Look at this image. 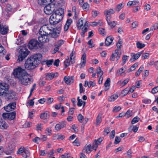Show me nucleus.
<instances>
[{
  "instance_id": "obj_52",
  "label": "nucleus",
  "mask_w": 158,
  "mask_h": 158,
  "mask_svg": "<svg viewBox=\"0 0 158 158\" xmlns=\"http://www.w3.org/2000/svg\"><path fill=\"white\" fill-rule=\"evenodd\" d=\"M77 105L78 106H81L83 105V106L84 107L85 105V102L81 100L80 101L78 102Z\"/></svg>"
},
{
  "instance_id": "obj_21",
  "label": "nucleus",
  "mask_w": 158,
  "mask_h": 158,
  "mask_svg": "<svg viewBox=\"0 0 158 158\" xmlns=\"http://www.w3.org/2000/svg\"><path fill=\"white\" fill-rule=\"evenodd\" d=\"M8 31V27L6 25H1L0 32L1 34L5 35L6 34Z\"/></svg>"
},
{
  "instance_id": "obj_32",
  "label": "nucleus",
  "mask_w": 158,
  "mask_h": 158,
  "mask_svg": "<svg viewBox=\"0 0 158 158\" xmlns=\"http://www.w3.org/2000/svg\"><path fill=\"white\" fill-rule=\"evenodd\" d=\"M118 97V95L116 94H114L110 96L108 98L109 102H112L115 101Z\"/></svg>"
},
{
  "instance_id": "obj_48",
  "label": "nucleus",
  "mask_w": 158,
  "mask_h": 158,
  "mask_svg": "<svg viewBox=\"0 0 158 158\" xmlns=\"http://www.w3.org/2000/svg\"><path fill=\"white\" fill-rule=\"evenodd\" d=\"M54 99L52 98H49L47 99L46 102L47 105H49L53 102Z\"/></svg>"
},
{
  "instance_id": "obj_23",
  "label": "nucleus",
  "mask_w": 158,
  "mask_h": 158,
  "mask_svg": "<svg viewBox=\"0 0 158 158\" xmlns=\"http://www.w3.org/2000/svg\"><path fill=\"white\" fill-rule=\"evenodd\" d=\"M8 127V124L5 121L2 120L1 118L0 117V128L4 129H7Z\"/></svg>"
},
{
  "instance_id": "obj_7",
  "label": "nucleus",
  "mask_w": 158,
  "mask_h": 158,
  "mask_svg": "<svg viewBox=\"0 0 158 158\" xmlns=\"http://www.w3.org/2000/svg\"><path fill=\"white\" fill-rule=\"evenodd\" d=\"M88 25V23L87 21L83 18H80L77 23V26L79 30H80L82 28L84 27H87Z\"/></svg>"
},
{
  "instance_id": "obj_54",
  "label": "nucleus",
  "mask_w": 158,
  "mask_h": 158,
  "mask_svg": "<svg viewBox=\"0 0 158 158\" xmlns=\"http://www.w3.org/2000/svg\"><path fill=\"white\" fill-rule=\"evenodd\" d=\"M121 109V108L119 106H115L113 110V111L114 112H116L120 110Z\"/></svg>"
},
{
  "instance_id": "obj_62",
  "label": "nucleus",
  "mask_w": 158,
  "mask_h": 158,
  "mask_svg": "<svg viewBox=\"0 0 158 158\" xmlns=\"http://www.w3.org/2000/svg\"><path fill=\"white\" fill-rule=\"evenodd\" d=\"M12 7L11 5L9 4H7L6 5V10L7 11H10L11 10Z\"/></svg>"
},
{
  "instance_id": "obj_33",
  "label": "nucleus",
  "mask_w": 158,
  "mask_h": 158,
  "mask_svg": "<svg viewBox=\"0 0 158 158\" xmlns=\"http://www.w3.org/2000/svg\"><path fill=\"white\" fill-rule=\"evenodd\" d=\"M102 113L101 112L97 116L96 119V125H98L102 122Z\"/></svg>"
},
{
  "instance_id": "obj_31",
  "label": "nucleus",
  "mask_w": 158,
  "mask_h": 158,
  "mask_svg": "<svg viewBox=\"0 0 158 158\" xmlns=\"http://www.w3.org/2000/svg\"><path fill=\"white\" fill-rule=\"evenodd\" d=\"M75 53L73 51L71 53L70 55V61L71 64H73L75 62Z\"/></svg>"
},
{
  "instance_id": "obj_19",
  "label": "nucleus",
  "mask_w": 158,
  "mask_h": 158,
  "mask_svg": "<svg viewBox=\"0 0 158 158\" xmlns=\"http://www.w3.org/2000/svg\"><path fill=\"white\" fill-rule=\"evenodd\" d=\"M8 92H6L4 96H6L8 99H13L15 95V93L12 91H10Z\"/></svg>"
},
{
  "instance_id": "obj_41",
  "label": "nucleus",
  "mask_w": 158,
  "mask_h": 158,
  "mask_svg": "<svg viewBox=\"0 0 158 158\" xmlns=\"http://www.w3.org/2000/svg\"><path fill=\"white\" fill-rule=\"evenodd\" d=\"M96 72L98 77L102 76L103 74V72L101 70V68L100 67H98L97 68Z\"/></svg>"
},
{
  "instance_id": "obj_46",
  "label": "nucleus",
  "mask_w": 158,
  "mask_h": 158,
  "mask_svg": "<svg viewBox=\"0 0 158 158\" xmlns=\"http://www.w3.org/2000/svg\"><path fill=\"white\" fill-rule=\"evenodd\" d=\"M64 64L66 68L69 65L70 60L69 57H68V58L66 59L64 61Z\"/></svg>"
},
{
  "instance_id": "obj_27",
  "label": "nucleus",
  "mask_w": 158,
  "mask_h": 158,
  "mask_svg": "<svg viewBox=\"0 0 158 158\" xmlns=\"http://www.w3.org/2000/svg\"><path fill=\"white\" fill-rule=\"evenodd\" d=\"M96 85L95 83L94 82L90 81L88 82L87 81H85L84 86L85 87L88 86L89 88L91 86L94 87Z\"/></svg>"
},
{
  "instance_id": "obj_60",
  "label": "nucleus",
  "mask_w": 158,
  "mask_h": 158,
  "mask_svg": "<svg viewBox=\"0 0 158 158\" xmlns=\"http://www.w3.org/2000/svg\"><path fill=\"white\" fill-rule=\"evenodd\" d=\"M78 120L80 123L82 122L83 119H84V117L81 114H79L77 116Z\"/></svg>"
},
{
  "instance_id": "obj_9",
  "label": "nucleus",
  "mask_w": 158,
  "mask_h": 158,
  "mask_svg": "<svg viewBox=\"0 0 158 158\" xmlns=\"http://www.w3.org/2000/svg\"><path fill=\"white\" fill-rule=\"evenodd\" d=\"M58 16L57 17L55 15L52 14L49 18V21L50 24L54 25L60 22L62 20L60 19L61 17L60 18Z\"/></svg>"
},
{
  "instance_id": "obj_15",
  "label": "nucleus",
  "mask_w": 158,
  "mask_h": 158,
  "mask_svg": "<svg viewBox=\"0 0 158 158\" xmlns=\"http://www.w3.org/2000/svg\"><path fill=\"white\" fill-rule=\"evenodd\" d=\"M54 10V9L53 8H52L50 5H48L44 8V12L47 15L51 14Z\"/></svg>"
},
{
  "instance_id": "obj_53",
  "label": "nucleus",
  "mask_w": 158,
  "mask_h": 158,
  "mask_svg": "<svg viewBox=\"0 0 158 158\" xmlns=\"http://www.w3.org/2000/svg\"><path fill=\"white\" fill-rule=\"evenodd\" d=\"M129 89L127 88H126L125 89L122 91L121 94L123 96H125L128 93V90Z\"/></svg>"
},
{
  "instance_id": "obj_51",
  "label": "nucleus",
  "mask_w": 158,
  "mask_h": 158,
  "mask_svg": "<svg viewBox=\"0 0 158 158\" xmlns=\"http://www.w3.org/2000/svg\"><path fill=\"white\" fill-rule=\"evenodd\" d=\"M87 27H84V28H82V32L81 33V35L82 37H84L85 33L87 31Z\"/></svg>"
},
{
  "instance_id": "obj_10",
  "label": "nucleus",
  "mask_w": 158,
  "mask_h": 158,
  "mask_svg": "<svg viewBox=\"0 0 158 158\" xmlns=\"http://www.w3.org/2000/svg\"><path fill=\"white\" fill-rule=\"evenodd\" d=\"M15 103H11L7 106L4 107V110L7 112H9L13 110L15 107Z\"/></svg>"
},
{
  "instance_id": "obj_28",
  "label": "nucleus",
  "mask_w": 158,
  "mask_h": 158,
  "mask_svg": "<svg viewBox=\"0 0 158 158\" xmlns=\"http://www.w3.org/2000/svg\"><path fill=\"white\" fill-rule=\"evenodd\" d=\"M110 19V18L109 17L107 19H106V21L108 24L111 27L113 28L115 26L116 23L114 21H111Z\"/></svg>"
},
{
  "instance_id": "obj_47",
  "label": "nucleus",
  "mask_w": 158,
  "mask_h": 158,
  "mask_svg": "<svg viewBox=\"0 0 158 158\" xmlns=\"http://www.w3.org/2000/svg\"><path fill=\"white\" fill-rule=\"evenodd\" d=\"M136 46L137 48H142L144 47L145 44L138 42L136 43Z\"/></svg>"
},
{
  "instance_id": "obj_56",
  "label": "nucleus",
  "mask_w": 158,
  "mask_h": 158,
  "mask_svg": "<svg viewBox=\"0 0 158 158\" xmlns=\"http://www.w3.org/2000/svg\"><path fill=\"white\" fill-rule=\"evenodd\" d=\"M53 62V60L51 59L46 61V64L48 67L52 65Z\"/></svg>"
},
{
  "instance_id": "obj_17",
  "label": "nucleus",
  "mask_w": 158,
  "mask_h": 158,
  "mask_svg": "<svg viewBox=\"0 0 158 158\" xmlns=\"http://www.w3.org/2000/svg\"><path fill=\"white\" fill-rule=\"evenodd\" d=\"M66 123L64 122H62L57 124L55 127V130L57 131H60L62 128L66 127Z\"/></svg>"
},
{
  "instance_id": "obj_45",
  "label": "nucleus",
  "mask_w": 158,
  "mask_h": 158,
  "mask_svg": "<svg viewBox=\"0 0 158 158\" xmlns=\"http://www.w3.org/2000/svg\"><path fill=\"white\" fill-rule=\"evenodd\" d=\"M140 118L139 117L137 116H136L134 117L132 120L131 121V123L132 124H134L137 122H138Z\"/></svg>"
},
{
  "instance_id": "obj_13",
  "label": "nucleus",
  "mask_w": 158,
  "mask_h": 158,
  "mask_svg": "<svg viewBox=\"0 0 158 158\" xmlns=\"http://www.w3.org/2000/svg\"><path fill=\"white\" fill-rule=\"evenodd\" d=\"M39 42L37 40H32L30 41L29 43V48L31 49L36 47L39 45Z\"/></svg>"
},
{
  "instance_id": "obj_25",
  "label": "nucleus",
  "mask_w": 158,
  "mask_h": 158,
  "mask_svg": "<svg viewBox=\"0 0 158 158\" xmlns=\"http://www.w3.org/2000/svg\"><path fill=\"white\" fill-rule=\"evenodd\" d=\"M129 80V78H127L123 81H118L117 84L119 86L123 87L125 86L128 82Z\"/></svg>"
},
{
  "instance_id": "obj_16",
  "label": "nucleus",
  "mask_w": 158,
  "mask_h": 158,
  "mask_svg": "<svg viewBox=\"0 0 158 158\" xmlns=\"http://www.w3.org/2000/svg\"><path fill=\"white\" fill-rule=\"evenodd\" d=\"M142 54L141 52H138L137 53H132L131 54V58L130 59L131 61L133 62L137 60Z\"/></svg>"
},
{
  "instance_id": "obj_22",
  "label": "nucleus",
  "mask_w": 158,
  "mask_h": 158,
  "mask_svg": "<svg viewBox=\"0 0 158 158\" xmlns=\"http://www.w3.org/2000/svg\"><path fill=\"white\" fill-rule=\"evenodd\" d=\"M53 14H55L56 15V16L58 17V16H59V18H60L61 17L60 19L61 20L62 19L63 17V13L62 10L61 9H58L56 10L55 11V13H53Z\"/></svg>"
},
{
  "instance_id": "obj_44",
  "label": "nucleus",
  "mask_w": 158,
  "mask_h": 158,
  "mask_svg": "<svg viewBox=\"0 0 158 158\" xmlns=\"http://www.w3.org/2000/svg\"><path fill=\"white\" fill-rule=\"evenodd\" d=\"M64 43V40H60L56 42V45L57 47H59L61 46Z\"/></svg>"
},
{
  "instance_id": "obj_43",
  "label": "nucleus",
  "mask_w": 158,
  "mask_h": 158,
  "mask_svg": "<svg viewBox=\"0 0 158 158\" xmlns=\"http://www.w3.org/2000/svg\"><path fill=\"white\" fill-rule=\"evenodd\" d=\"M144 67L143 66H141L138 70L135 73V75L136 77L138 76L140 74L142 71Z\"/></svg>"
},
{
  "instance_id": "obj_37",
  "label": "nucleus",
  "mask_w": 158,
  "mask_h": 158,
  "mask_svg": "<svg viewBox=\"0 0 158 158\" xmlns=\"http://www.w3.org/2000/svg\"><path fill=\"white\" fill-rule=\"evenodd\" d=\"M16 116V113L15 112L9 113V116L8 119L10 120H12L14 119Z\"/></svg>"
},
{
  "instance_id": "obj_24",
  "label": "nucleus",
  "mask_w": 158,
  "mask_h": 158,
  "mask_svg": "<svg viewBox=\"0 0 158 158\" xmlns=\"http://www.w3.org/2000/svg\"><path fill=\"white\" fill-rule=\"evenodd\" d=\"M113 40V37L110 36L107 37L105 40V45L106 46H109L111 44Z\"/></svg>"
},
{
  "instance_id": "obj_20",
  "label": "nucleus",
  "mask_w": 158,
  "mask_h": 158,
  "mask_svg": "<svg viewBox=\"0 0 158 158\" xmlns=\"http://www.w3.org/2000/svg\"><path fill=\"white\" fill-rule=\"evenodd\" d=\"M54 0H38V3L40 5H49Z\"/></svg>"
},
{
  "instance_id": "obj_58",
  "label": "nucleus",
  "mask_w": 158,
  "mask_h": 158,
  "mask_svg": "<svg viewBox=\"0 0 158 158\" xmlns=\"http://www.w3.org/2000/svg\"><path fill=\"white\" fill-rule=\"evenodd\" d=\"M86 55L85 53H84L82 55L81 58V61H83L86 62Z\"/></svg>"
},
{
  "instance_id": "obj_1",
  "label": "nucleus",
  "mask_w": 158,
  "mask_h": 158,
  "mask_svg": "<svg viewBox=\"0 0 158 158\" xmlns=\"http://www.w3.org/2000/svg\"><path fill=\"white\" fill-rule=\"evenodd\" d=\"M13 73L15 77L19 80L21 84L27 85L31 83V77L24 69L18 67L14 69Z\"/></svg>"
},
{
  "instance_id": "obj_6",
  "label": "nucleus",
  "mask_w": 158,
  "mask_h": 158,
  "mask_svg": "<svg viewBox=\"0 0 158 158\" xmlns=\"http://www.w3.org/2000/svg\"><path fill=\"white\" fill-rule=\"evenodd\" d=\"M17 154L21 155L23 157L26 158L30 156V152L29 151L25 149L24 147H21L17 151Z\"/></svg>"
},
{
  "instance_id": "obj_5",
  "label": "nucleus",
  "mask_w": 158,
  "mask_h": 158,
  "mask_svg": "<svg viewBox=\"0 0 158 158\" xmlns=\"http://www.w3.org/2000/svg\"><path fill=\"white\" fill-rule=\"evenodd\" d=\"M29 52L27 48L24 47L20 49L19 52V55L18 56V60L19 61L23 60L28 55Z\"/></svg>"
},
{
  "instance_id": "obj_29",
  "label": "nucleus",
  "mask_w": 158,
  "mask_h": 158,
  "mask_svg": "<svg viewBox=\"0 0 158 158\" xmlns=\"http://www.w3.org/2000/svg\"><path fill=\"white\" fill-rule=\"evenodd\" d=\"M110 79L108 78L106 80L104 84V86L105 87V90L106 91L109 89L110 86Z\"/></svg>"
},
{
  "instance_id": "obj_35",
  "label": "nucleus",
  "mask_w": 158,
  "mask_h": 158,
  "mask_svg": "<svg viewBox=\"0 0 158 158\" xmlns=\"http://www.w3.org/2000/svg\"><path fill=\"white\" fill-rule=\"evenodd\" d=\"M138 65V63H135L134 64H133L130 68L127 70V72L128 73H129L132 71L134 70L135 68L137 67Z\"/></svg>"
},
{
  "instance_id": "obj_2",
  "label": "nucleus",
  "mask_w": 158,
  "mask_h": 158,
  "mask_svg": "<svg viewBox=\"0 0 158 158\" xmlns=\"http://www.w3.org/2000/svg\"><path fill=\"white\" fill-rule=\"evenodd\" d=\"M42 59V55L36 54L28 58L25 62V68L29 70L34 69L37 67Z\"/></svg>"
},
{
  "instance_id": "obj_34",
  "label": "nucleus",
  "mask_w": 158,
  "mask_h": 158,
  "mask_svg": "<svg viewBox=\"0 0 158 158\" xmlns=\"http://www.w3.org/2000/svg\"><path fill=\"white\" fill-rule=\"evenodd\" d=\"M126 67H124L118 70L116 73V75H121L122 73H124L126 70Z\"/></svg>"
},
{
  "instance_id": "obj_3",
  "label": "nucleus",
  "mask_w": 158,
  "mask_h": 158,
  "mask_svg": "<svg viewBox=\"0 0 158 158\" xmlns=\"http://www.w3.org/2000/svg\"><path fill=\"white\" fill-rule=\"evenodd\" d=\"M103 139V138L100 137L97 140H95L93 143L92 146L90 144H86L83 149V152L89 153L94 148L96 151L98 145L101 144Z\"/></svg>"
},
{
  "instance_id": "obj_39",
  "label": "nucleus",
  "mask_w": 158,
  "mask_h": 158,
  "mask_svg": "<svg viewBox=\"0 0 158 158\" xmlns=\"http://www.w3.org/2000/svg\"><path fill=\"white\" fill-rule=\"evenodd\" d=\"M124 5L125 4L123 3H121L118 4L116 7V10L118 12H119L123 7Z\"/></svg>"
},
{
  "instance_id": "obj_26",
  "label": "nucleus",
  "mask_w": 158,
  "mask_h": 158,
  "mask_svg": "<svg viewBox=\"0 0 158 158\" xmlns=\"http://www.w3.org/2000/svg\"><path fill=\"white\" fill-rule=\"evenodd\" d=\"M49 117V113L48 111L41 113L40 115V118L41 119H47Z\"/></svg>"
},
{
  "instance_id": "obj_18",
  "label": "nucleus",
  "mask_w": 158,
  "mask_h": 158,
  "mask_svg": "<svg viewBox=\"0 0 158 158\" xmlns=\"http://www.w3.org/2000/svg\"><path fill=\"white\" fill-rule=\"evenodd\" d=\"M64 81L66 84L69 85L71 83L73 82L74 81V77H69L65 76L64 78Z\"/></svg>"
},
{
  "instance_id": "obj_57",
  "label": "nucleus",
  "mask_w": 158,
  "mask_h": 158,
  "mask_svg": "<svg viewBox=\"0 0 158 158\" xmlns=\"http://www.w3.org/2000/svg\"><path fill=\"white\" fill-rule=\"evenodd\" d=\"M56 137L57 139L60 140H62L65 138V136L62 135H57Z\"/></svg>"
},
{
  "instance_id": "obj_50",
  "label": "nucleus",
  "mask_w": 158,
  "mask_h": 158,
  "mask_svg": "<svg viewBox=\"0 0 158 158\" xmlns=\"http://www.w3.org/2000/svg\"><path fill=\"white\" fill-rule=\"evenodd\" d=\"M127 56L126 55H124L123 56L122 58V65H123L125 64L126 61L127 59Z\"/></svg>"
},
{
  "instance_id": "obj_30",
  "label": "nucleus",
  "mask_w": 158,
  "mask_h": 158,
  "mask_svg": "<svg viewBox=\"0 0 158 158\" xmlns=\"http://www.w3.org/2000/svg\"><path fill=\"white\" fill-rule=\"evenodd\" d=\"M55 75V74L52 73H48L46 74V79L48 80H52L56 76Z\"/></svg>"
},
{
  "instance_id": "obj_14",
  "label": "nucleus",
  "mask_w": 158,
  "mask_h": 158,
  "mask_svg": "<svg viewBox=\"0 0 158 158\" xmlns=\"http://www.w3.org/2000/svg\"><path fill=\"white\" fill-rule=\"evenodd\" d=\"M120 56L121 54L119 53L118 51L115 50L114 53L112 54L110 59L112 61H114L116 58V60H117L120 58Z\"/></svg>"
},
{
  "instance_id": "obj_12",
  "label": "nucleus",
  "mask_w": 158,
  "mask_h": 158,
  "mask_svg": "<svg viewBox=\"0 0 158 158\" xmlns=\"http://www.w3.org/2000/svg\"><path fill=\"white\" fill-rule=\"evenodd\" d=\"M115 10L113 9H110L108 10H106L104 11V14L105 15L106 19H107L108 17H109L111 19L110 15L114 13Z\"/></svg>"
},
{
  "instance_id": "obj_63",
  "label": "nucleus",
  "mask_w": 158,
  "mask_h": 158,
  "mask_svg": "<svg viewBox=\"0 0 158 158\" xmlns=\"http://www.w3.org/2000/svg\"><path fill=\"white\" fill-rule=\"evenodd\" d=\"M72 20L71 19H68L67 20L65 25L69 27L72 23Z\"/></svg>"
},
{
  "instance_id": "obj_40",
  "label": "nucleus",
  "mask_w": 158,
  "mask_h": 158,
  "mask_svg": "<svg viewBox=\"0 0 158 158\" xmlns=\"http://www.w3.org/2000/svg\"><path fill=\"white\" fill-rule=\"evenodd\" d=\"M45 133L48 135H51L52 134V130L51 128L48 127L45 130Z\"/></svg>"
},
{
  "instance_id": "obj_8",
  "label": "nucleus",
  "mask_w": 158,
  "mask_h": 158,
  "mask_svg": "<svg viewBox=\"0 0 158 158\" xmlns=\"http://www.w3.org/2000/svg\"><path fill=\"white\" fill-rule=\"evenodd\" d=\"M9 88L8 85L4 83H0V96L4 95Z\"/></svg>"
},
{
  "instance_id": "obj_4",
  "label": "nucleus",
  "mask_w": 158,
  "mask_h": 158,
  "mask_svg": "<svg viewBox=\"0 0 158 158\" xmlns=\"http://www.w3.org/2000/svg\"><path fill=\"white\" fill-rule=\"evenodd\" d=\"M54 28L52 27L50 24L45 25L40 28L39 31V34H46L49 35L52 34L54 33Z\"/></svg>"
},
{
  "instance_id": "obj_11",
  "label": "nucleus",
  "mask_w": 158,
  "mask_h": 158,
  "mask_svg": "<svg viewBox=\"0 0 158 158\" xmlns=\"http://www.w3.org/2000/svg\"><path fill=\"white\" fill-rule=\"evenodd\" d=\"M40 36L38 37V40L39 41L42 43H46L48 41V35L46 34L42 35L41 34H40Z\"/></svg>"
},
{
  "instance_id": "obj_59",
  "label": "nucleus",
  "mask_w": 158,
  "mask_h": 158,
  "mask_svg": "<svg viewBox=\"0 0 158 158\" xmlns=\"http://www.w3.org/2000/svg\"><path fill=\"white\" fill-rule=\"evenodd\" d=\"M158 92V86L155 87L153 88L151 92L152 94H154Z\"/></svg>"
},
{
  "instance_id": "obj_49",
  "label": "nucleus",
  "mask_w": 158,
  "mask_h": 158,
  "mask_svg": "<svg viewBox=\"0 0 158 158\" xmlns=\"http://www.w3.org/2000/svg\"><path fill=\"white\" fill-rule=\"evenodd\" d=\"M82 8L85 10H88L89 8V5L87 3H85L83 5Z\"/></svg>"
},
{
  "instance_id": "obj_55",
  "label": "nucleus",
  "mask_w": 158,
  "mask_h": 158,
  "mask_svg": "<svg viewBox=\"0 0 158 158\" xmlns=\"http://www.w3.org/2000/svg\"><path fill=\"white\" fill-rule=\"evenodd\" d=\"M99 33L102 35H104L106 34V32L105 29L102 28H99Z\"/></svg>"
},
{
  "instance_id": "obj_64",
  "label": "nucleus",
  "mask_w": 158,
  "mask_h": 158,
  "mask_svg": "<svg viewBox=\"0 0 158 158\" xmlns=\"http://www.w3.org/2000/svg\"><path fill=\"white\" fill-rule=\"evenodd\" d=\"M149 53H146L142 55V58L143 59H145L147 58L149 56Z\"/></svg>"
},
{
  "instance_id": "obj_61",
  "label": "nucleus",
  "mask_w": 158,
  "mask_h": 158,
  "mask_svg": "<svg viewBox=\"0 0 158 158\" xmlns=\"http://www.w3.org/2000/svg\"><path fill=\"white\" fill-rule=\"evenodd\" d=\"M73 145L75 146H78L80 145V143L79 140L77 139H75L73 142Z\"/></svg>"
},
{
  "instance_id": "obj_38",
  "label": "nucleus",
  "mask_w": 158,
  "mask_h": 158,
  "mask_svg": "<svg viewBox=\"0 0 158 158\" xmlns=\"http://www.w3.org/2000/svg\"><path fill=\"white\" fill-rule=\"evenodd\" d=\"M6 53V50L1 44H0V56H2L5 55Z\"/></svg>"
},
{
  "instance_id": "obj_42",
  "label": "nucleus",
  "mask_w": 158,
  "mask_h": 158,
  "mask_svg": "<svg viewBox=\"0 0 158 158\" xmlns=\"http://www.w3.org/2000/svg\"><path fill=\"white\" fill-rule=\"evenodd\" d=\"M59 158H73L71 157L70 154L65 153L64 154L60 156Z\"/></svg>"
},
{
  "instance_id": "obj_36",
  "label": "nucleus",
  "mask_w": 158,
  "mask_h": 158,
  "mask_svg": "<svg viewBox=\"0 0 158 158\" xmlns=\"http://www.w3.org/2000/svg\"><path fill=\"white\" fill-rule=\"evenodd\" d=\"M139 2L136 1H133L129 2L127 4V5L128 6H135L138 5Z\"/></svg>"
}]
</instances>
